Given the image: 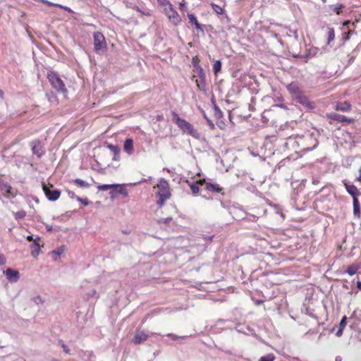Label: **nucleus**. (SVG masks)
Returning <instances> with one entry per match:
<instances>
[{
  "label": "nucleus",
  "instance_id": "obj_1",
  "mask_svg": "<svg viewBox=\"0 0 361 361\" xmlns=\"http://www.w3.org/2000/svg\"><path fill=\"white\" fill-rule=\"evenodd\" d=\"M172 120L183 133L190 135L195 138H199V133L194 128L193 126L186 120L181 118L176 112H172Z\"/></svg>",
  "mask_w": 361,
  "mask_h": 361
},
{
  "label": "nucleus",
  "instance_id": "obj_2",
  "mask_svg": "<svg viewBox=\"0 0 361 361\" xmlns=\"http://www.w3.org/2000/svg\"><path fill=\"white\" fill-rule=\"evenodd\" d=\"M47 78L52 87L56 92L61 93H66L67 92L64 82L56 72L49 71L47 73Z\"/></svg>",
  "mask_w": 361,
  "mask_h": 361
},
{
  "label": "nucleus",
  "instance_id": "obj_3",
  "mask_svg": "<svg viewBox=\"0 0 361 361\" xmlns=\"http://www.w3.org/2000/svg\"><path fill=\"white\" fill-rule=\"evenodd\" d=\"M52 185H47L42 183V189L47 199L50 201H56L59 198L61 191L57 189L52 190Z\"/></svg>",
  "mask_w": 361,
  "mask_h": 361
},
{
  "label": "nucleus",
  "instance_id": "obj_4",
  "mask_svg": "<svg viewBox=\"0 0 361 361\" xmlns=\"http://www.w3.org/2000/svg\"><path fill=\"white\" fill-rule=\"evenodd\" d=\"M94 47L95 51H99L106 47V42L104 36L101 32H95L93 34Z\"/></svg>",
  "mask_w": 361,
  "mask_h": 361
},
{
  "label": "nucleus",
  "instance_id": "obj_5",
  "mask_svg": "<svg viewBox=\"0 0 361 361\" xmlns=\"http://www.w3.org/2000/svg\"><path fill=\"white\" fill-rule=\"evenodd\" d=\"M158 188V196H162L164 197H170L171 192L169 190V184L164 178H161L157 184Z\"/></svg>",
  "mask_w": 361,
  "mask_h": 361
},
{
  "label": "nucleus",
  "instance_id": "obj_6",
  "mask_svg": "<svg viewBox=\"0 0 361 361\" xmlns=\"http://www.w3.org/2000/svg\"><path fill=\"white\" fill-rule=\"evenodd\" d=\"M327 117L331 120L336 121L340 123H353L355 121L354 118H348L345 116L336 113L329 114H327Z\"/></svg>",
  "mask_w": 361,
  "mask_h": 361
},
{
  "label": "nucleus",
  "instance_id": "obj_7",
  "mask_svg": "<svg viewBox=\"0 0 361 361\" xmlns=\"http://www.w3.org/2000/svg\"><path fill=\"white\" fill-rule=\"evenodd\" d=\"M295 99L296 102L300 103L308 109H312L314 107V104L310 102L307 97L305 96L302 92L296 97Z\"/></svg>",
  "mask_w": 361,
  "mask_h": 361
},
{
  "label": "nucleus",
  "instance_id": "obj_8",
  "mask_svg": "<svg viewBox=\"0 0 361 361\" xmlns=\"http://www.w3.org/2000/svg\"><path fill=\"white\" fill-rule=\"evenodd\" d=\"M31 147L32 153L38 157H41L43 155L44 152L42 149V145L39 140H35L32 141Z\"/></svg>",
  "mask_w": 361,
  "mask_h": 361
},
{
  "label": "nucleus",
  "instance_id": "obj_9",
  "mask_svg": "<svg viewBox=\"0 0 361 361\" xmlns=\"http://www.w3.org/2000/svg\"><path fill=\"white\" fill-rule=\"evenodd\" d=\"M4 273L7 279L12 283L17 282L20 278L19 272L11 268H8Z\"/></svg>",
  "mask_w": 361,
  "mask_h": 361
},
{
  "label": "nucleus",
  "instance_id": "obj_10",
  "mask_svg": "<svg viewBox=\"0 0 361 361\" xmlns=\"http://www.w3.org/2000/svg\"><path fill=\"white\" fill-rule=\"evenodd\" d=\"M287 89L289 92L291 94L292 97L295 98L302 92L299 87L298 84L296 82H291L287 86Z\"/></svg>",
  "mask_w": 361,
  "mask_h": 361
},
{
  "label": "nucleus",
  "instance_id": "obj_11",
  "mask_svg": "<svg viewBox=\"0 0 361 361\" xmlns=\"http://www.w3.org/2000/svg\"><path fill=\"white\" fill-rule=\"evenodd\" d=\"M118 194L123 195V196L126 197L128 196V191L125 188L124 185H120L116 189H114L110 191V195L111 197H115Z\"/></svg>",
  "mask_w": 361,
  "mask_h": 361
},
{
  "label": "nucleus",
  "instance_id": "obj_12",
  "mask_svg": "<svg viewBox=\"0 0 361 361\" xmlns=\"http://www.w3.org/2000/svg\"><path fill=\"white\" fill-rule=\"evenodd\" d=\"M166 16L169 18L171 22L175 25H177L181 20L179 14L176 11L174 10V8L172 10L171 13H168Z\"/></svg>",
  "mask_w": 361,
  "mask_h": 361
},
{
  "label": "nucleus",
  "instance_id": "obj_13",
  "mask_svg": "<svg viewBox=\"0 0 361 361\" xmlns=\"http://www.w3.org/2000/svg\"><path fill=\"white\" fill-rule=\"evenodd\" d=\"M205 189L210 192L223 193V188H221L219 184L216 183H206Z\"/></svg>",
  "mask_w": 361,
  "mask_h": 361
},
{
  "label": "nucleus",
  "instance_id": "obj_14",
  "mask_svg": "<svg viewBox=\"0 0 361 361\" xmlns=\"http://www.w3.org/2000/svg\"><path fill=\"white\" fill-rule=\"evenodd\" d=\"M188 17L190 23L195 25L197 30L200 31L202 32H204L202 25L199 23L197 18L195 17V16L194 14L188 13Z\"/></svg>",
  "mask_w": 361,
  "mask_h": 361
},
{
  "label": "nucleus",
  "instance_id": "obj_15",
  "mask_svg": "<svg viewBox=\"0 0 361 361\" xmlns=\"http://www.w3.org/2000/svg\"><path fill=\"white\" fill-rule=\"evenodd\" d=\"M39 238L38 236H37L35 238L34 242L31 245V253H32V255L35 257H37L39 255V252L40 245H39Z\"/></svg>",
  "mask_w": 361,
  "mask_h": 361
},
{
  "label": "nucleus",
  "instance_id": "obj_16",
  "mask_svg": "<svg viewBox=\"0 0 361 361\" xmlns=\"http://www.w3.org/2000/svg\"><path fill=\"white\" fill-rule=\"evenodd\" d=\"M148 338V335L143 331H138L136 333L133 338V343L135 344H140L142 342L146 341Z\"/></svg>",
  "mask_w": 361,
  "mask_h": 361
},
{
  "label": "nucleus",
  "instance_id": "obj_17",
  "mask_svg": "<svg viewBox=\"0 0 361 361\" xmlns=\"http://www.w3.org/2000/svg\"><path fill=\"white\" fill-rule=\"evenodd\" d=\"M336 110L348 112L351 109V104L348 102H338L336 104Z\"/></svg>",
  "mask_w": 361,
  "mask_h": 361
},
{
  "label": "nucleus",
  "instance_id": "obj_18",
  "mask_svg": "<svg viewBox=\"0 0 361 361\" xmlns=\"http://www.w3.org/2000/svg\"><path fill=\"white\" fill-rule=\"evenodd\" d=\"M0 190L4 192L5 196L9 197L10 195H13L11 192V186L7 183L4 182L2 180L0 182Z\"/></svg>",
  "mask_w": 361,
  "mask_h": 361
},
{
  "label": "nucleus",
  "instance_id": "obj_19",
  "mask_svg": "<svg viewBox=\"0 0 361 361\" xmlns=\"http://www.w3.org/2000/svg\"><path fill=\"white\" fill-rule=\"evenodd\" d=\"M193 71L197 74V75L200 78L202 82H204L206 79V75L203 68L199 64H194V70Z\"/></svg>",
  "mask_w": 361,
  "mask_h": 361
},
{
  "label": "nucleus",
  "instance_id": "obj_20",
  "mask_svg": "<svg viewBox=\"0 0 361 361\" xmlns=\"http://www.w3.org/2000/svg\"><path fill=\"white\" fill-rule=\"evenodd\" d=\"M344 185L347 192L353 197V198L354 199L355 197H357L359 194L357 187L354 185L347 184L346 183H345Z\"/></svg>",
  "mask_w": 361,
  "mask_h": 361
},
{
  "label": "nucleus",
  "instance_id": "obj_21",
  "mask_svg": "<svg viewBox=\"0 0 361 361\" xmlns=\"http://www.w3.org/2000/svg\"><path fill=\"white\" fill-rule=\"evenodd\" d=\"M123 149L128 154L133 153V140L130 138L126 139L124 142Z\"/></svg>",
  "mask_w": 361,
  "mask_h": 361
},
{
  "label": "nucleus",
  "instance_id": "obj_22",
  "mask_svg": "<svg viewBox=\"0 0 361 361\" xmlns=\"http://www.w3.org/2000/svg\"><path fill=\"white\" fill-rule=\"evenodd\" d=\"M119 186V184H104L99 185L97 186V189L99 191H105L109 189L114 190L116 189Z\"/></svg>",
  "mask_w": 361,
  "mask_h": 361
},
{
  "label": "nucleus",
  "instance_id": "obj_23",
  "mask_svg": "<svg viewBox=\"0 0 361 361\" xmlns=\"http://www.w3.org/2000/svg\"><path fill=\"white\" fill-rule=\"evenodd\" d=\"M335 31L333 27H329L327 28V44H330L331 42L334 40Z\"/></svg>",
  "mask_w": 361,
  "mask_h": 361
},
{
  "label": "nucleus",
  "instance_id": "obj_24",
  "mask_svg": "<svg viewBox=\"0 0 361 361\" xmlns=\"http://www.w3.org/2000/svg\"><path fill=\"white\" fill-rule=\"evenodd\" d=\"M353 213L355 215H359L360 212V206L357 197L353 199Z\"/></svg>",
  "mask_w": 361,
  "mask_h": 361
},
{
  "label": "nucleus",
  "instance_id": "obj_25",
  "mask_svg": "<svg viewBox=\"0 0 361 361\" xmlns=\"http://www.w3.org/2000/svg\"><path fill=\"white\" fill-rule=\"evenodd\" d=\"M42 1L47 5H49V6H56V7H59L65 11H67L68 12H71V9L67 6H62L61 4H54V3H51L47 0H42Z\"/></svg>",
  "mask_w": 361,
  "mask_h": 361
},
{
  "label": "nucleus",
  "instance_id": "obj_26",
  "mask_svg": "<svg viewBox=\"0 0 361 361\" xmlns=\"http://www.w3.org/2000/svg\"><path fill=\"white\" fill-rule=\"evenodd\" d=\"M221 61L218 60L216 61L213 66V71L215 75H216L218 73L221 71Z\"/></svg>",
  "mask_w": 361,
  "mask_h": 361
},
{
  "label": "nucleus",
  "instance_id": "obj_27",
  "mask_svg": "<svg viewBox=\"0 0 361 361\" xmlns=\"http://www.w3.org/2000/svg\"><path fill=\"white\" fill-rule=\"evenodd\" d=\"M73 181H74V183H77V185L78 186H80L81 188H89L90 186V185L89 183H87L85 180L80 179V178H76Z\"/></svg>",
  "mask_w": 361,
  "mask_h": 361
},
{
  "label": "nucleus",
  "instance_id": "obj_28",
  "mask_svg": "<svg viewBox=\"0 0 361 361\" xmlns=\"http://www.w3.org/2000/svg\"><path fill=\"white\" fill-rule=\"evenodd\" d=\"M211 5H212V7L214 11L216 13L222 14L224 13V8L221 6L214 4V3H212Z\"/></svg>",
  "mask_w": 361,
  "mask_h": 361
},
{
  "label": "nucleus",
  "instance_id": "obj_29",
  "mask_svg": "<svg viewBox=\"0 0 361 361\" xmlns=\"http://www.w3.org/2000/svg\"><path fill=\"white\" fill-rule=\"evenodd\" d=\"M329 7L336 14H339L340 11L344 8L343 5H342V4L331 5V6H329Z\"/></svg>",
  "mask_w": 361,
  "mask_h": 361
},
{
  "label": "nucleus",
  "instance_id": "obj_30",
  "mask_svg": "<svg viewBox=\"0 0 361 361\" xmlns=\"http://www.w3.org/2000/svg\"><path fill=\"white\" fill-rule=\"evenodd\" d=\"M108 148L114 154V156H117L119 154L120 148L117 145H109Z\"/></svg>",
  "mask_w": 361,
  "mask_h": 361
},
{
  "label": "nucleus",
  "instance_id": "obj_31",
  "mask_svg": "<svg viewBox=\"0 0 361 361\" xmlns=\"http://www.w3.org/2000/svg\"><path fill=\"white\" fill-rule=\"evenodd\" d=\"M275 359V356L270 353L267 355L262 356L260 357L259 361H274Z\"/></svg>",
  "mask_w": 361,
  "mask_h": 361
},
{
  "label": "nucleus",
  "instance_id": "obj_32",
  "mask_svg": "<svg viewBox=\"0 0 361 361\" xmlns=\"http://www.w3.org/2000/svg\"><path fill=\"white\" fill-rule=\"evenodd\" d=\"M189 185L193 194H197L199 192L200 188L197 183H190Z\"/></svg>",
  "mask_w": 361,
  "mask_h": 361
},
{
  "label": "nucleus",
  "instance_id": "obj_33",
  "mask_svg": "<svg viewBox=\"0 0 361 361\" xmlns=\"http://www.w3.org/2000/svg\"><path fill=\"white\" fill-rule=\"evenodd\" d=\"M59 343L60 344V345L61 346V348H63V350L65 353L66 354H71V350L69 349V348L68 347L67 345H66L64 343V342L62 341V340H59Z\"/></svg>",
  "mask_w": 361,
  "mask_h": 361
},
{
  "label": "nucleus",
  "instance_id": "obj_34",
  "mask_svg": "<svg viewBox=\"0 0 361 361\" xmlns=\"http://www.w3.org/2000/svg\"><path fill=\"white\" fill-rule=\"evenodd\" d=\"M25 216H26V212L23 210L18 211L15 214V218L16 219H22L25 218Z\"/></svg>",
  "mask_w": 361,
  "mask_h": 361
},
{
  "label": "nucleus",
  "instance_id": "obj_35",
  "mask_svg": "<svg viewBox=\"0 0 361 361\" xmlns=\"http://www.w3.org/2000/svg\"><path fill=\"white\" fill-rule=\"evenodd\" d=\"M357 271V269L356 267L355 266H350L349 267H348L347 270H346V272L350 275V276H353L354 274H356Z\"/></svg>",
  "mask_w": 361,
  "mask_h": 361
},
{
  "label": "nucleus",
  "instance_id": "obj_36",
  "mask_svg": "<svg viewBox=\"0 0 361 361\" xmlns=\"http://www.w3.org/2000/svg\"><path fill=\"white\" fill-rule=\"evenodd\" d=\"M169 198L170 197H164L162 196H159V200H157V204L159 207H161L164 204L165 201Z\"/></svg>",
  "mask_w": 361,
  "mask_h": 361
},
{
  "label": "nucleus",
  "instance_id": "obj_37",
  "mask_svg": "<svg viewBox=\"0 0 361 361\" xmlns=\"http://www.w3.org/2000/svg\"><path fill=\"white\" fill-rule=\"evenodd\" d=\"M347 317L346 316H343V318L341 319V322L339 324V329H344L345 326H346L347 324Z\"/></svg>",
  "mask_w": 361,
  "mask_h": 361
},
{
  "label": "nucleus",
  "instance_id": "obj_38",
  "mask_svg": "<svg viewBox=\"0 0 361 361\" xmlns=\"http://www.w3.org/2000/svg\"><path fill=\"white\" fill-rule=\"evenodd\" d=\"M164 8V13L166 16L168 13H171L172 10L173 9V6L172 4L171 3L170 6H162Z\"/></svg>",
  "mask_w": 361,
  "mask_h": 361
},
{
  "label": "nucleus",
  "instance_id": "obj_39",
  "mask_svg": "<svg viewBox=\"0 0 361 361\" xmlns=\"http://www.w3.org/2000/svg\"><path fill=\"white\" fill-rule=\"evenodd\" d=\"M157 2L161 7L171 5V2L169 0H157Z\"/></svg>",
  "mask_w": 361,
  "mask_h": 361
},
{
  "label": "nucleus",
  "instance_id": "obj_40",
  "mask_svg": "<svg viewBox=\"0 0 361 361\" xmlns=\"http://www.w3.org/2000/svg\"><path fill=\"white\" fill-rule=\"evenodd\" d=\"M77 200L80 202H81L82 204H84L85 206H87L89 204L90 202L89 200L87 199V198H81V197H77Z\"/></svg>",
  "mask_w": 361,
  "mask_h": 361
},
{
  "label": "nucleus",
  "instance_id": "obj_41",
  "mask_svg": "<svg viewBox=\"0 0 361 361\" xmlns=\"http://www.w3.org/2000/svg\"><path fill=\"white\" fill-rule=\"evenodd\" d=\"M172 220L171 217L164 218L158 220L159 224H168Z\"/></svg>",
  "mask_w": 361,
  "mask_h": 361
},
{
  "label": "nucleus",
  "instance_id": "obj_42",
  "mask_svg": "<svg viewBox=\"0 0 361 361\" xmlns=\"http://www.w3.org/2000/svg\"><path fill=\"white\" fill-rule=\"evenodd\" d=\"M166 336L170 337L173 341H176V340L180 339V338L183 339V338H185L184 336H181V337L180 336H176L175 334H168Z\"/></svg>",
  "mask_w": 361,
  "mask_h": 361
},
{
  "label": "nucleus",
  "instance_id": "obj_43",
  "mask_svg": "<svg viewBox=\"0 0 361 361\" xmlns=\"http://www.w3.org/2000/svg\"><path fill=\"white\" fill-rule=\"evenodd\" d=\"M203 116L204 118L206 119V121H207V123H209V125L212 127V128H214V124L213 123V122L207 116L206 114L204 112H203Z\"/></svg>",
  "mask_w": 361,
  "mask_h": 361
},
{
  "label": "nucleus",
  "instance_id": "obj_44",
  "mask_svg": "<svg viewBox=\"0 0 361 361\" xmlns=\"http://www.w3.org/2000/svg\"><path fill=\"white\" fill-rule=\"evenodd\" d=\"M6 262V259L4 255L0 253V266L5 264Z\"/></svg>",
  "mask_w": 361,
  "mask_h": 361
},
{
  "label": "nucleus",
  "instance_id": "obj_45",
  "mask_svg": "<svg viewBox=\"0 0 361 361\" xmlns=\"http://www.w3.org/2000/svg\"><path fill=\"white\" fill-rule=\"evenodd\" d=\"M213 238H214V235H212V236L204 235L202 237V239L204 240L205 244H207L208 242L211 241Z\"/></svg>",
  "mask_w": 361,
  "mask_h": 361
},
{
  "label": "nucleus",
  "instance_id": "obj_46",
  "mask_svg": "<svg viewBox=\"0 0 361 361\" xmlns=\"http://www.w3.org/2000/svg\"><path fill=\"white\" fill-rule=\"evenodd\" d=\"M52 252H53V254H55L58 257H59L62 254L63 250L61 249H57V250H54Z\"/></svg>",
  "mask_w": 361,
  "mask_h": 361
},
{
  "label": "nucleus",
  "instance_id": "obj_47",
  "mask_svg": "<svg viewBox=\"0 0 361 361\" xmlns=\"http://www.w3.org/2000/svg\"><path fill=\"white\" fill-rule=\"evenodd\" d=\"M97 292L95 290H92L87 293V298L93 297L96 295Z\"/></svg>",
  "mask_w": 361,
  "mask_h": 361
},
{
  "label": "nucleus",
  "instance_id": "obj_48",
  "mask_svg": "<svg viewBox=\"0 0 361 361\" xmlns=\"http://www.w3.org/2000/svg\"><path fill=\"white\" fill-rule=\"evenodd\" d=\"M343 329H339V328H338V331H336V336H338V337L341 336H342V334H343Z\"/></svg>",
  "mask_w": 361,
  "mask_h": 361
},
{
  "label": "nucleus",
  "instance_id": "obj_49",
  "mask_svg": "<svg viewBox=\"0 0 361 361\" xmlns=\"http://www.w3.org/2000/svg\"><path fill=\"white\" fill-rule=\"evenodd\" d=\"M179 6H180V10H183L185 8V3H183V2L180 3Z\"/></svg>",
  "mask_w": 361,
  "mask_h": 361
},
{
  "label": "nucleus",
  "instance_id": "obj_50",
  "mask_svg": "<svg viewBox=\"0 0 361 361\" xmlns=\"http://www.w3.org/2000/svg\"><path fill=\"white\" fill-rule=\"evenodd\" d=\"M27 240L28 241H30V242H31V241H33V242H34V240H35V239L33 238V236H32V235H27Z\"/></svg>",
  "mask_w": 361,
  "mask_h": 361
},
{
  "label": "nucleus",
  "instance_id": "obj_51",
  "mask_svg": "<svg viewBox=\"0 0 361 361\" xmlns=\"http://www.w3.org/2000/svg\"><path fill=\"white\" fill-rule=\"evenodd\" d=\"M314 142H315V143H314V146H313L312 147H311V148H307V150H312V149H313L314 148H315V147H316V146H317V144H318V142H317V140H314Z\"/></svg>",
  "mask_w": 361,
  "mask_h": 361
},
{
  "label": "nucleus",
  "instance_id": "obj_52",
  "mask_svg": "<svg viewBox=\"0 0 361 361\" xmlns=\"http://www.w3.org/2000/svg\"><path fill=\"white\" fill-rule=\"evenodd\" d=\"M357 180L361 183V168L359 170V176L357 178Z\"/></svg>",
  "mask_w": 361,
  "mask_h": 361
},
{
  "label": "nucleus",
  "instance_id": "obj_53",
  "mask_svg": "<svg viewBox=\"0 0 361 361\" xmlns=\"http://www.w3.org/2000/svg\"><path fill=\"white\" fill-rule=\"evenodd\" d=\"M68 195L71 197L73 198L75 196V193L73 192H69Z\"/></svg>",
  "mask_w": 361,
  "mask_h": 361
},
{
  "label": "nucleus",
  "instance_id": "obj_54",
  "mask_svg": "<svg viewBox=\"0 0 361 361\" xmlns=\"http://www.w3.org/2000/svg\"><path fill=\"white\" fill-rule=\"evenodd\" d=\"M357 288H358L360 290H361V281H358L357 282Z\"/></svg>",
  "mask_w": 361,
  "mask_h": 361
},
{
  "label": "nucleus",
  "instance_id": "obj_55",
  "mask_svg": "<svg viewBox=\"0 0 361 361\" xmlns=\"http://www.w3.org/2000/svg\"><path fill=\"white\" fill-rule=\"evenodd\" d=\"M262 302H263V301H262V300H257V301L256 302V304L259 305V304H261V303H262Z\"/></svg>",
  "mask_w": 361,
  "mask_h": 361
},
{
  "label": "nucleus",
  "instance_id": "obj_56",
  "mask_svg": "<svg viewBox=\"0 0 361 361\" xmlns=\"http://www.w3.org/2000/svg\"><path fill=\"white\" fill-rule=\"evenodd\" d=\"M192 64H193V65H194V64H198V62H197V61H196L195 60V59H193Z\"/></svg>",
  "mask_w": 361,
  "mask_h": 361
},
{
  "label": "nucleus",
  "instance_id": "obj_57",
  "mask_svg": "<svg viewBox=\"0 0 361 361\" xmlns=\"http://www.w3.org/2000/svg\"><path fill=\"white\" fill-rule=\"evenodd\" d=\"M3 94H4L3 91L0 90V97H2Z\"/></svg>",
  "mask_w": 361,
  "mask_h": 361
},
{
  "label": "nucleus",
  "instance_id": "obj_58",
  "mask_svg": "<svg viewBox=\"0 0 361 361\" xmlns=\"http://www.w3.org/2000/svg\"><path fill=\"white\" fill-rule=\"evenodd\" d=\"M124 3L126 4L127 7H130L129 3L127 1H124Z\"/></svg>",
  "mask_w": 361,
  "mask_h": 361
},
{
  "label": "nucleus",
  "instance_id": "obj_59",
  "mask_svg": "<svg viewBox=\"0 0 361 361\" xmlns=\"http://www.w3.org/2000/svg\"><path fill=\"white\" fill-rule=\"evenodd\" d=\"M51 361H59V360L56 359V358H54V359L51 360Z\"/></svg>",
  "mask_w": 361,
  "mask_h": 361
},
{
  "label": "nucleus",
  "instance_id": "obj_60",
  "mask_svg": "<svg viewBox=\"0 0 361 361\" xmlns=\"http://www.w3.org/2000/svg\"><path fill=\"white\" fill-rule=\"evenodd\" d=\"M322 1H323L324 2H325V1H326V0H322Z\"/></svg>",
  "mask_w": 361,
  "mask_h": 361
}]
</instances>
